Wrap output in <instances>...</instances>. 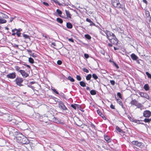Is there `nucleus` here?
I'll return each instance as SVG.
<instances>
[{"label": "nucleus", "instance_id": "4d7b16f0", "mask_svg": "<svg viewBox=\"0 0 151 151\" xmlns=\"http://www.w3.org/2000/svg\"><path fill=\"white\" fill-rule=\"evenodd\" d=\"M53 121H54V122H58V119L56 118H54L53 119Z\"/></svg>", "mask_w": 151, "mask_h": 151}, {"label": "nucleus", "instance_id": "774afa93", "mask_svg": "<svg viewBox=\"0 0 151 151\" xmlns=\"http://www.w3.org/2000/svg\"><path fill=\"white\" fill-rule=\"evenodd\" d=\"M115 65L117 68H119L118 66L116 63L115 64Z\"/></svg>", "mask_w": 151, "mask_h": 151}, {"label": "nucleus", "instance_id": "bb28decb", "mask_svg": "<svg viewBox=\"0 0 151 151\" xmlns=\"http://www.w3.org/2000/svg\"><path fill=\"white\" fill-rule=\"evenodd\" d=\"M132 121L138 124H139L141 123V121H140L139 120H137V119H134V120H133Z\"/></svg>", "mask_w": 151, "mask_h": 151}, {"label": "nucleus", "instance_id": "c9c22d12", "mask_svg": "<svg viewBox=\"0 0 151 151\" xmlns=\"http://www.w3.org/2000/svg\"><path fill=\"white\" fill-rule=\"evenodd\" d=\"M139 142L137 141H133L132 142V143L133 145H136L137 146V145L139 143Z\"/></svg>", "mask_w": 151, "mask_h": 151}, {"label": "nucleus", "instance_id": "2eb2a0df", "mask_svg": "<svg viewBox=\"0 0 151 151\" xmlns=\"http://www.w3.org/2000/svg\"><path fill=\"white\" fill-rule=\"evenodd\" d=\"M86 21L88 22H90V26H92V25H94V26H96V24L94 23H93L92 21L90 19H88V18H87L86 19Z\"/></svg>", "mask_w": 151, "mask_h": 151}, {"label": "nucleus", "instance_id": "39448f33", "mask_svg": "<svg viewBox=\"0 0 151 151\" xmlns=\"http://www.w3.org/2000/svg\"><path fill=\"white\" fill-rule=\"evenodd\" d=\"M14 81L17 85L21 86H22L21 83L23 82V80L22 78L18 77L16 78Z\"/></svg>", "mask_w": 151, "mask_h": 151}, {"label": "nucleus", "instance_id": "f704fd0d", "mask_svg": "<svg viewBox=\"0 0 151 151\" xmlns=\"http://www.w3.org/2000/svg\"><path fill=\"white\" fill-rule=\"evenodd\" d=\"M97 113L99 114V115L101 116L102 117H103V116H102V115L104 116V115L102 114L101 112V111L99 110H97Z\"/></svg>", "mask_w": 151, "mask_h": 151}, {"label": "nucleus", "instance_id": "6ab92c4d", "mask_svg": "<svg viewBox=\"0 0 151 151\" xmlns=\"http://www.w3.org/2000/svg\"><path fill=\"white\" fill-rule=\"evenodd\" d=\"M4 18H0V24H3L5 23L6 22V20L4 19Z\"/></svg>", "mask_w": 151, "mask_h": 151}, {"label": "nucleus", "instance_id": "1a4fd4ad", "mask_svg": "<svg viewBox=\"0 0 151 151\" xmlns=\"http://www.w3.org/2000/svg\"><path fill=\"white\" fill-rule=\"evenodd\" d=\"M143 116L146 117H150L151 115V112L149 110H146L143 113Z\"/></svg>", "mask_w": 151, "mask_h": 151}, {"label": "nucleus", "instance_id": "412c9836", "mask_svg": "<svg viewBox=\"0 0 151 151\" xmlns=\"http://www.w3.org/2000/svg\"><path fill=\"white\" fill-rule=\"evenodd\" d=\"M117 102L120 106H122V108H124L123 103L120 99H118Z\"/></svg>", "mask_w": 151, "mask_h": 151}, {"label": "nucleus", "instance_id": "72a5a7b5", "mask_svg": "<svg viewBox=\"0 0 151 151\" xmlns=\"http://www.w3.org/2000/svg\"><path fill=\"white\" fill-rule=\"evenodd\" d=\"M116 129L119 132H123L122 130L119 127L117 126L116 127Z\"/></svg>", "mask_w": 151, "mask_h": 151}, {"label": "nucleus", "instance_id": "58836bf2", "mask_svg": "<svg viewBox=\"0 0 151 151\" xmlns=\"http://www.w3.org/2000/svg\"><path fill=\"white\" fill-rule=\"evenodd\" d=\"M145 123H149L150 122L149 119L148 118H145L143 120Z\"/></svg>", "mask_w": 151, "mask_h": 151}, {"label": "nucleus", "instance_id": "338daca9", "mask_svg": "<svg viewBox=\"0 0 151 151\" xmlns=\"http://www.w3.org/2000/svg\"><path fill=\"white\" fill-rule=\"evenodd\" d=\"M51 45H53V46H55L56 44L55 42H52Z\"/></svg>", "mask_w": 151, "mask_h": 151}, {"label": "nucleus", "instance_id": "f03ea898", "mask_svg": "<svg viewBox=\"0 0 151 151\" xmlns=\"http://www.w3.org/2000/svg\"><path fill=\"white\" fill-rule=\"evenodd\" d=\"M111 3L113 6L117 9H121L123 10L124 7V5L121 4L119 0H111Z\"/></svg>", "mask_w": 151, "mask_h": 151}, {"label": "nucleus", "instance_id": "e433bc0d", "mask_svg": "<svg viewBox=\"0 0 151 151\" xmlns=\"http://www.w3.org/2000/svg\"><path fill=\"white\" fill-rule=\"evenodd\" d=\"M139 142L137 141H133L132 142V143L133 145H136L137 146V145L139 143Z\"/></svg>", "mask_w": 151, "mask_h": 151}, {"label": "nucleus", "instance_id": "bf43d9fd", "mask_svg": "<svg viewBox=\"0 0 151 151\" xmlns=\"http://www.w3.org/2000/svg\"><path fill=\"white\" fill-rule=\"evenodd\" d=\"M31 56L33 58H35L36 57V55L35 54L33 53L31 55Z\"/></svg>", "mask_w": 151, "mask_h": 151}, {"label": "nucleus", "instance_id": "a878e982", "mask_svg": "<svg viewBox=\"0 0 151 151\" xmlns=\"http://www.w3.org/2000/svg\"><path fill=\"white\" fill-rule=\"evenodd\" d=\"M56 20L57 22L60 24H62L63 22V20L60 18H57Z\"/></svg>", "mask_w": 151, "mask_h": 151}, {"label": "nucleus", "instance_id": "680f3d73", "mask_svg": "<svg viewBox=\"0 0 151 151\" xmlns=\"http://www.w3.org/2000/svg\"><path fill=\"white\" fill-rule=\"evenodd\" d=\"M143 1L144 3H145L146 4L147 3V2L146 0H143Z\"/></svg>", "mask_w": 151, "mask_h": 151}, {"label": "nucleus", "instance_id": "cd10ccee", "mask_svg": "<svg viewBox=\"0 0 151 151\" xmlns=\"http://www.w3.org/2000/svg\"><path fill=\"white\" fill-rule=\"evenodd\" d=\"M67 79L68 80H70V81L72 82H73L75 81L74 79L73 78H72L71 76H70L68 77Z\"/></svg>", "mask_w": 151, "mask_h": 151}, {"label": "nucleus", "instance_id": "473e14b6", "mask_svg": "<svg viewBox=\"0 0 151 151\" xmlns=\"http://www.w3.org/2000/svg\"><path fill=\"white\" fill-rule=\"evenodd\" d=\"M146 74L149 78L151 79V74L147 72H146Z\"/></svg>", "mask_w": 151, "mask_h": 151}, {"label": "nucleus", "instance_id": "f257e3e1", "mask_svg": "<svg viewBox=\"0 0 151 151\" xmlns=\"http://www.w3.org/2000/svg\"><path fill=\"white\" fill-rule=\"evenodd\" d=\"M16 139L18 142L23 144H29L30 145H31L32 144L31 142H29V141L27 137L21 133H19Z\"/></svg>", "mask_w": 151, "mask_h": 151}, {"label": "nucleus", "instance_id": "c85d7f7f", "mask_svg": "<svg viewBox=\"0 0 151 151\" xmlns=\"http://www.w3.org/2000/svg\"><path fill=\"white\" fill-rule=\"evenodd\" d=\"M85 38L88 40H90L91 38V36L88 34L85 35Z\"/></svg>", "mask_w": 151, "mask_h": 151}, {"label": "nucleus", "instance_id": "0eeeda50", "mask_svg": "<svg viewBox=\"0 0 151 151\" xmlns=\"http://www.w3.org/2000/svg\"><path fill=\"white\" fill-rule=\"evenodd\" d=\"M6 77L10 79H14L16 77V73L15 72L9 73L6 76Z\"/></svg>", "mask_w": 151, "mask_h": 151}, {"label": "nucleus", "instance_id": "69168bd1", "mask_svg": "<svg viewBox=\"0 0 151 151\" xmlns=\"http://www.w3.org/2000/svg\"><path fill=\"white\" fill-rule=\"evenodd\" d=\"M86 89L88 91H90V88L88 86L86 87Z\"/></svg>", "mask_w": 151, "mask_h": 151}, {"label": "nucleus", "instance_id": "603ef678", "mask_svg": "<svg viewBox=\"0 0 151 151\" xmlns=\"http://www.w3.org/2000/svg\"><path fill=\"white\" fill-rule=\"evenodd\" d=\"M91 127L92 128L95 129V126L92 123H91L90 125Z\"/></svg>", "mask_w": 151, "mask_h": 151}, {"label": "nucleus", "instance_id": "6e6d98bb", "mask_svg": "<svg viewBox=\"0 0 151 151\" xmlns=\"http://www.w3.org/2000/svg\"><path fill=\"white\" fill-rule=\"evenodd\" d=\"M43 3L44 5H45L47 6H48L49 5L48 4L47 2H43Z\"/></svg>", "mask_w": 151, "mask_h": 151}, {"label": "nucleus", "instance_id": "f3484780", "mask_svg": "<svg viewBox=\"0 0 151 151\" xmlns=\"http://www.w3.org/2000/svg\"><path fill=\"white\" fill-rule=\"evenodd\" d=\"M143 88L146 91L149 90L150 88L149 85L147 84H145Z\"/></svg>", "mask_w": 151, "mask_h": 151}, {"label": "nucleus", "instance_id": "393cba45", "mask_svg": "<svg viewBox=\"0 0 151 151\" xmlns=\"http://www.w3.org/2000/svg\"><path fill=\"white\" fill-rule=\"evenodd\" d=\"M91 77V74H89L86 76V79L87 81L89 80H90Z\"/></svg>", "mask_w": 151, "mask_h": 151}, {"label": "nucleus", "instance_id": "423d86ee", "mask_svg": "<svg viewBox=\"0 0 151 151\" xmlns=\"http://www.w3.org/2000/svg\"><path fill=\"white\" fill-rule=\"evenodd\" d=\"M115 38L112 37L111 39H109V41L111 43L116 45L118 43V41L116 36H115Z\"/></svg>", "mask_w": 151, "mask_h": 151}, {"label": "nucleus", "instance_id": "c03bdc74", "mask_svg": "<svg viewBox=\"0 0 151 151\" xmlns=\"http://www.w3.org/2000/svg\"><path fill=\"white\" fill-rule=\"evenodd\" d=\"M83 70L84 72H85L86 73H88L89 72V70H88L86 68H83Z\"/></svg>", "mask_w": 151, "mask_h": 151}, {"label": "nucleus", "instance_id": "20e7f679", "mask_svg": "<svg viewBox=\"0 0 151 151\" xmlns=\"http://www.w3.org/2000/svg\"><path fill=\"white\" fill-rule=\"evenodd\" d=\"M106 35V37L109 40V39H111L112 37L115 38V35L114 34L108 30L104 31Z\"/></svg>", "mask_w": 151, "mask_h": 151}, {"label": "nucleus", "instance_id": "9b49d317", "mask_svg": "<svg viewBox=\"0 0 151 151\" xmlns=\"http://www.w3.org/2000/svg\"><path fill=\"white\" fill-rule=\"evenodd\" d=\"M19 73L24 78H26L29 76L28 74L24 70H19Z\"/></svg>", "mask_w": 151, "mask_h": 151}, {"label": "nucleus", "instance_id": "f8f14e48", "mask_svg": "<svg viewBox=\"0 0 151 151\" xmlns=\"http://www.w3.org/2000/svg\"><path fill=\"white\" fill-rule=\"evenodd\" d=\"M0 18L8 19L9 18V17L7 15L0 12Z\"/></svg>", "mask_w": 151, "mask_h": 151}, {"label": "nucleus", "instance_id": "79ce46f5", "mask_svg": "<svg viewBox=\"0 0 151 151\" xmlns=\"http://www.w3.org/2000/svg\"><path fill=\"white\" fill-rule=\"evenodd\" d=\"M76 106L77 105L76 104L74 105L72 104L71 105V107L74 108L75 109H76Z\"/></svg>", "mask_w": 151, "mask_h": 151}, {"label": "nucleus", "instance_id": "9d476101", "mask_svg": "<svg viewBox=\"0 0 151 151\" xmlns=\"http://www.w3.org/2000/svg\"><path fill=\"white\" fill-rule=\"evenodd\" d=\"M59 107L64 110H66L67 109V108L65 106L63 103L62 102L60 101L58 102Z\"/></svg>", "mask_w": 151, "mask_h": 151}, {"label": "nucleus", "instance_id": "a18cd8bd", "mask_svg": "<svg viewBox=\"0 0 151 151\" xmlns=\"http://www.w3.org/2000/svg\"><path fill=\"white\" fill-rule=\"evenodd\" d=\"M110 83L112 85H114L115 83V82L114 80H111L110 81Z\"/></svg>", "mask_w": 151, "mask_h": 151}, {"label": "nucleus", "instance_id": "052dcab7", "mask_svg": "<svg viewBox=\"0 0 151 151\" xmlns=\"http://www.w3.org/2000/svg\"><path fill=\"white\" fill-rule=\"evenodd\" d=\"M141 146L142 143L141 142H139L138 145H137V146L139 147H141Z\"/></svg>", "mask_w": 151, "mask_h": 151}, {"label": "nucleus", "instance_id": "dca6fc26", "mask_svg": "<svg viewBox=\"0 0 151 151\" xmlns=\"http://www.w3.org/2000/svg\"><path fill=\"white\" fill-rule=\"evenodd\" d=\"M142 97H143L147 99H149L150 98L149 96L146 93H142Z\"/></svg>", "mask_w": 151, "mask_h": 151}, {"label": "nucleus", "instance_id": "a211bd4d", "mask_svg": "<svg viewBox=\"0 0 151 151\" xmlns=\"http://www.w3.org/2000/svg\"><path fill=\"white\" fill-rule=\"evenodd\" d=\"M66 26L67 28L70 29H71L73 27L72 24L70 22L67 23Z\"/></svg>", "mask_w": 151, "mask_h": 151}, {"label": "nucleus", "instance_id": "aec40b11", "mask_svg": "<svg viewBox=\"0 0 151 151\" xmlns=\"http://www.w3.org/2000/svg\"><path fill=\"white\" fill-rule=\"evenodd\" d=\"M65 12L67 17L70 19L71 18V15L70 14L69 12L68 11L65 10Z\"/></svg>", "mask_w": 151, "mask_h": 151}, {"label": "nucleus", "instance_id": "37998d69", "mask_svg": "<svg viewBox=\"0 0 151 151\" xmlns=\"http://www.w3.org/2000/svg\"><path fill=\"white\" fill-rule=\"evenodd\" d=\"M23 37L25 39H28L29 38V36L27 35L24 34L23 35Z\"/></svg>", "mask_w": 151, "mask_h": 151}, {"label": "nucleus", "instance_id": "3c124183", "mask_svg": "<svg viewBox=\"0 0 151 151\" xmlns=\"http://www.w3.org/2000/svg\"><path fill=\"white\" fill-rule=\"evenodd\" d=\"M84 57L86 58H88L89 57L88 55L87 54H84Z\"/></svg>", "mask_w": 151, "mask_h": 151}, {"label": "nucleus", "instance_id": "6e6552de", "mask_svg": "<svg viewBox=\"0 0 151 151\" xmlns=\"http://www.w3.org/2000/svg\"><path fill=\"white\" fill-rule=\"evenodd\" d=\"M145 17H146L147 20L149 22H150L151 20V17L150 16V13L149 11H145Z\"/></svg>", "mask_w": 151, "mask_h": 151}, {"label": "nucleus", "instance_id": "ddd939ff", "mask_svg": "<svg viewBox=\"0 0 151 151\" xmlns=\"http://www.w3.org/2000/svg\"><path fill=\"white\" fill-rule=\"evenodd\" d=\"M104 138L105 140L108 143L111 142V139L110 137L107 135H104Z\"/></svg>", "mask_w": 151, "mask_h": 151}, {"label": "nucleus", "instance_id": "49530a36", "mask_svg": "<svg viewBox=\"0 0 151 151\" xmlns=\"http://www.w3.org/2000/svg\"><path fill=\"white\" fill-rule=\"evenodd\" d=\"M57 63L58 65H60L62 63V62L60 60H58L57 62Z\"/></svg>", "mask_w": 151, "mask_h": 151}, {"label": "nucleus", "instance_id": "b1692460", "mask_svg": "<svg viewBox=\"0 0 151 151\" xmlns=\"http://www.w3.org/2000/svg\"><path fill=\"white\" fill-rule=\"evenodd\" d=\"M90 93L91 95H94L96 94V91L95 90H91L90 91Z\"/></svg>", "mask_w": 151, "mask_h": 151}, {"label": "nucleus", "instance_id": "13d9d810", "mask_svg": "<svg viewBox=\"0 0 151 151\" xmlns=\"http://www.w3.org/2000/svg\"><path fill=\"white\" fill-rule=\"evenodd\" d=\"M68 41L70 42H74V40L72 38H69L68 39Z\"/></svg>", "mask_w": 151, "mask_h": 151}, {"label": "nucleus", "instance_id": "7c9ffc66", "mask_svg": "<svg viewBox=\"0 0 151 151\" xmlns=\"http://www.w3.org/2000/svg\"><path fill=\"white\" fill-rule=\"evenodd\" d=\"M93 78L95 80H96L98 79V77L96 75L95 73H93L92 74Z\"/></svg>", "mask_w": 151, "mask_h": 151}, {"label": "nucleus", "instance_id": "4c0bfd02", "mask_svg": "<svg viewBox=\"0 0 151 151\" xmlns=\"http://www.w3.org/2000/svg\"><path fill=\"white\" fill-rule=\"evenodd\" d=\"M17 30L16 29H12V32H13L12 34V35L13 36H14L16 34V33L15 32V31Z\"/></svg>", "mask_w": 151, "mask_h": 151}, {"label": "nucleus", "instance_id": "a19ab883", "mask_svg": "<svg viewBox=\"0 0 151 151\" xmlns=\"http://www.w3.org/2000/svg\"><path fill=\"white\" fill-rule=\"evenodd\" d=\"M19 31H18L16 33V34H17V36L18 37H19L20 36V35L21 34V33L19 32Z\"/></svg>", "mask_w": 151, "mask_h": 151}, {"label": "nucleus", "instance_id": "8fccbe9b", "mask_svg": "<svg viewBox=\"0 0 151 151\" xmlns=\"http://www.w3.org/2000/svg\"><path fill=\"white\" fill-rule=\"evenodd\" d=\"M117 95L119 96V98H121V99H122V96H121V94L119 92H118L117 93Z\"/></svg>", "mask_w": 151, "mask_h": 151}, {"label": "nucleus", "instance_id": "5fc2aeb1", "mask_svg": "<svg viewBox=\"0 0 151 151\" xmlns=\"http://www.w3.org/2000/svg\"><path fill=\"white\" fill-rule=\"evenodd\" d=\"M110 107L112 109H115L114 106L113 104H111L110 106Z\"/></svg>", "mask_w": 151, "mask_h": 151}, {"label": "nucleus", "instance_id": "2f4dec72", "mask_svg": "<svg viewBox=\"0 0 151 151\" xmlns=\"http://www.w3.org/2000/svg\"><path fill=\"white\" fill-rule=\"evenodd\" d=\"M29 61L31 63H33L34 62V61L33 59L31 57H30L29 58Z\"/></svg>", "mask_w": 151, "mask_h": 151}, {"label": "nucleus", "instance_id": "09e8293b", "mask_svg": "<svg viewBox=\"0 0 151 151\" xmlns=\"http://www.w3.org/2000/svg\"><path fill=\"white\" fill-rule=\"evenodd\" d=\"M15 18V17L14 16L13 17H11L10 19V22H12L13 20Z\"/></svg>", "mask_w": 151, "mask_h": 151}, {"label": "nucleus", "instance_id": "5701e85b", "mask_svg": "<svg viewBox=\"0 0 151 151\" xmlns=\"http://www.w3.org/2000/svg\"><path fill=\"white\" fill-rule=\"evenodd\" d=\"M80 85L81 86L85 87L86 86V83L83 81H80L79 83Z\"/></svg>", "mask_w": 151, "mask_h": 151}, {"label": "nucleus", "instance_id": "7ed1b4c3", "mask_svg": "<svg viewBox=\"0 0 151 151\" xmlns=\"http://www.w3.org/2000/svg\"><path fill=\"white\" fill-rule=\"evenodd\" d=\"M132 106H137V108H140L142 105L140 103H138L135 99H132L130 103Z\"/></svg>", "mask_w": 151, "mask_h": 151}, {"label": "nucleus", "instance_id": "864d4df0", "mask_svg": "<svg viewBox=\"0 0 151 151\" xmlns=\"http://www.w3.org/2000/svg\"><path fill=\"white\" fill-rule=\"evenodd\" d=\"M54 1L56 3L58 4L59 5H60V4L59 1L57 0H54Z\"/></svg>", "mask_w": 151, "mask_h": 151}, {"label": "nucleus", "instance_id": "4be33fe9", "mask_svg": "<svg viewBox=\"0 0 151 151\" xmlns=\"http://www.w3.org/2000/svg\"><path fill=\"white\" fill-rule=\"evenodd\" d=\"M56 12L57 14L59 15V16L61 17H63L62 16H61V14H62V12L61 10H60L59 9H57L56 10Z\"/></svg>", "mask_w": 151, "mask_h": 151}, {"label": "nucleus", "instance_id": "ea45409f", "mask_svg": "<svg viewBox=\"0 0 151 151\" xmlns=\"http://www.w3.org/2000/svg\"><path fill=\"white\" fill-rule=\"evenodd\" d=\"M76 78L77 79L78 81H80L81 80V77L79 75H77L76 77Z\"/></svg>", "mask_w": 151, "mask_h": 151}, {"label": "nucleus", "instance_id": "c756f323", "mask_svg": "<svg viewBox=\"0 0 151 151\" xmlns=\"http://www.w3.org/2000/svg\"><path fill=\"white\" fill-rule=\"evenodd\" d=\"M14 68L16 70L19 72V70H20V68L18 66H16L14 67Z\"/></svg>", "mask_w": 151, "mask_h": 151}, {"label": "nucleus", "instance_id": "de8ad7c7", "mask_svg": "<svg viewBox=\"0 0 151 151\" xmlns=\"http://www.w3.org/2000/svg\"><path fill=\"white\" fill-rule=\"evenodd\" d=\"M52 90L53 91L54 93H56V94H59V93L56 90V89H52Z\"/></svg>", "mask_w": 151, "mask_h": 151}, {"label": "nucleus", "instance_id": "e2e57ef3", "mask_svg": "<svg viewBox=\"0 0 151 151\" xmlns=\"http://www.w3.org/2000/svg\"><path fill=\"white\" fill-rule=\"evenodd\" d=\"M100 33L103 35H105L104 34L103 32L102 31H100Z\"/></svg>", "mask_w": 151, "mask_h": 151}, {"label": "nucleus", "instance_id": "4468645a", "mask_svg": "<svg viewBox=\"0 0 151 151\" xmlns=\"http://www.w3.org/2000/svg\"><path fill=\"white\" fill-rule=\"evenodd\" d=\"M131 58L133 60H137L138 57L134 53H132L131 55Z\"/></svg>", "mask_w": 151, "mask_h": 151}, {"label": "nucleus", "instance_id": "0e129e2a", "mask_svg": "<svg viewBox=\"0 0 151 151\" xmlns=\"http://www.w3.org/2000/svg\"><path fill=\"white\" fill-rule=\"evenodd\" d=\"M108 45L110 47H111L112 46V44L111 43H109L108 44Z\"/></svg>", "mask_w": 151, "mask_h": 151}]
</instances>
